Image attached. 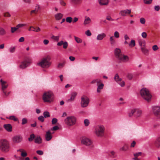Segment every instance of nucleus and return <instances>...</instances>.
Instances as JSON below:
<instances>
[{
	"mask_svg": "<svg viewBox=\"0 0 160 160\" xmlns=\"http://www.w3.org/2000/svg\"><path fill=\"white\" fill-rule=\"evenodd\" d=\"M145 47H142L141 48L142 52L144 54H148V49L146 48Z\"/></svg>",
	"mask_w": 160,
	"mask_h": 160,
	"instance_id": "f704fd0d",
	"label": "nucleus"
},
{
	"mask_svg": "<svg viewBox=\"0 0 160 160\" xmlns=\"http://www.w3.org/2000/svg\"><path fill=\"white\" fill-rule=\"evenodd\" d=\"M35 138V136L33 134H32L30 135V138H28L29 141H32Z\"/></svg>",
	"mask_w": 160,
	"mask_h": 160,
	"instance_id": "09e8293b",
	"label": "nucleus"
},
{
	"mask_svg": "<svg viewBox=\"0 0 160 160\" xmlns=\"http://www.w3.org/2000/svg\"><path fill=\"white\" fill-rule=\"evenodd\" d=\"M18 30V29L16 27H11V32L12 33H14Z\"/></svg>",
	"mask_w": 160,
	"mask_h": 160,
	"instance_id": "8fccbe9b",
	"label": "nucleus"
},
{
	"mask_svg": "<svg viewBox=\"0 0 160 160\" xmlns=\"http://www.w3.org/2000/svg\"><path fill=\"white\" fill-rule=\"evenodd\" d=\"M152 111L155 115L160 117V107H154L152 108Z\"/></svg>",
	"mask_w": 160,
	"mask_h": 160,
	"instance_id": "f8f14e48",
	"label": "nucleus"
},
{
	"mask_svg": "<svg viewBox=\"0 0 160 160\" xmlns=\"http://www.w3.org/2000/svg\"><path fill=\"white\" fill-rule=\"evenodd\" d=\"M15 47H11L9 49V51L11 53H12L15 52Z\"/></svg>",
	"mask_w": 160,
	"mask_h": 160,
	"instance_id": "5fc2aeb1",
	"label": "nucleus"
},
{
	"mask_svg": "<svg viewBox=\"0 0 160 160\" xmlns=\"http://www.w3.org/2000/svg\"><path fill=\"white\" fill-rule=\"evenodd\" d=\"M154 144L156 148L160 149V136L157 138L155 141Z\"/></svg>",
	"mask_w": 160,
	"mask_h": 160,
	"instance_id": "a211bd4d",
	"label": "nucleus"
},
{
	"mask_svg": "<svg viewBox=\"0 0 160 160\" xmlns=\"http://www.w3.org/2000/svg\"><path fill=\"white\" fill-rule=\"evenodd\" d=\"M114 54L115 57L118 60L123 62H127L129 60L128 56L122 54L120 49L118 48L115 49Z\"/></svg>",
	"mask_w": 160,
	"mask_h": 160,
	"instance_id": "f03ea898",
	"label": "nucleus"
},
{
	"mask_svg": "<svg viewBox=\"0 0 160 160\" xmlns=\"http://www.w3.org/2000/svg\"><path fill=\"white\" fill-rule=\"evenodd\" d=\"M142 37L144 38H146L147 37V35L145 32H142L141 34Z\"/></svg>",
	"mask_w": 160,
	"mask_h": 160,
	"instance_id": "864d4df0",
	"label": "nucleus"
},
{
	"mask_svg": "<svg viewBox=\"0 0 160 160\" xmlns=\"http://www.w3.org/2000/svg\"><path fill=\"white\" fill-rule=\"evenodd\" d=\"M38 12H37L35 10H32L30 11V14L32 16H33L34 14H37Z\"/></svg>",
	"mask_w": 160,
	"mask_h": 160,
	"instance_id": "3c124183",
	"label": "nucleus"
},
{
	"mask_svg": "<svg viewBox=\"0 0 160 160\" xmlns=\"http://www.w3.org/2000/svg\"><path fill=\"white\" fill-rule=\"evenodd\" d=\"M76 118L75 117L73 116H68L64 119V122L68 126L71 127L76 124Z\"/></svg>",
	"mask_w": 160,
	"mask_h": 160,
	"instance_id": "6e6552de",
	"label": "nucleus"
},
{
	"mask_svg": "<svg viewBox=\"0 0 160 160\" xmlns=\"http://www.w3.org/2000/svg\"><path fill=\"white\" fill-rule=\"evenodd\" d=\"M80 140L82 144L90 148L94 147L93 141L90 138L86 137H82L81 138Z\"/></svg>",
	"mask_w": 160,
	"mask_h": 160,
	"instance_id": "39448f33",
	"label": "nucleus"
},
{
	"mask_svg": "<svg viewBox=\"0 0 160 160\" xmlns=\"http://www.w3.org/2000/svg\"><path fill=\"white\" fill-rule=\"evenodd\" d=\"M89 102V98L86 96H83L81 98L80 105L83 108L87 107L88 105Z\"/></svg>",
	"mask_w": 160,
	"mask_h": 160,
	"instance_id": "1a4fd4ad",
	"label": "nucleus"
},
{
	"mask_svg": "<svg viewBox=\"0 0 160 160\" xmlns=\"http://www.w3.org/2000/svg\"><path fill=\"white\" fill-rule=\"evenodd\" d=\"M77 95V93L76 92H72L71 94V96L70 98L68 99L67 100V101L68 102H69L73 101Z\"/></svg>",
	"mask_w": 160,
	"mask_h": 160,
	"instance_id": "412c9836",
	"label": "nucleus"
},
{
	"mask_svg": "<svg viewBox=\"0 0 160 160\" xmlns=\"http://www.w3.org/2000/svg\"><path fill=\"white\" fill-rule=\"evenodd\" d=\"M114 37L116 38H119L120 35L119 32L118 31H115L114 33Z\"/></svg>",
	"mask_w": 160,
	"mask_h": 160,
	"instance_id": "a19ab883",
	"label": "nucleus"
},
{
	"mask_svg": "<svg viewBox=\"0 0 160 160\" xmlns=\"http://www.w3.org/2000/svg\"><path fill=\"white\" fill-rule=\"evenodd\" d=\"M114 80L117 82H119L122 80V78H120L118 74H116L114 78Z\"/></svg>",
	"mask_w": 160,
	"mask_h": 160,
	"instance_id": "2f4dec72",
	"label": "nucleus"
},
{
	"mask_svg": "<svg viewBox=\"0 0 160 160\" xmlns=\"http://www.w3.org/2000/svg\"><path fill=\"white\" fill-rule=\"evenodd\" d=\"M126 10L120 11L119 12V14L122 16H125L126 14H127V12Z\"/></svg>",
	"mask_w": 160,
	"mask_h": 160,
	"instance_id": "c9c22d12",
	"label": "nucleus"
},
{
	"mask_svg": "<svg viewBox=\"0 0 160 160\" xmlns=\"http://www.w3.org/2000/svg\"><path fill=\"white\" fill-rule=\"evenodd\" d=\"M152 49L153 51H155L157 50L158 49V48L157 45H154L152 47Z\"/></svg>",
	"mask_w": 160,
	"mask_h": 160,
	"instance_id": "13d9d810",
	"label": "nucleus"
},
{
	"mask_svg": "<svg viewBox=\"0 0 160 160\" xmlns=\"http://www.w3.org/2000/svg\"><path fill=\"white\" fill-rule=\"evenodd\" d=\"M60 4L62 6H65L66 5V3L63 0H60Z\"/></svg>",
	"mask_w": 160,
	"mask_h": 160,
	"instance_id": "bf43d9fd",
	"label": "nucleus"
},
{
	"mask_svg": "<svg viewBox=\"0 0 160 160\" xmlns=\"http://www.w3.org/2000/svg\"><path fill=\"white\" fill-rule=\"evenodd\" d=\"M50 59V58L48 57L43 58L38 62V65L42 68H48L51 64Z\"/></svg>",
	"mask_w": 160,
	"mask_h": 160,
	"instance_id": "f257e3e1",
	"label": "nucleus"
},
{
	"mask_svg": "<svg viewBox=\"0 0 160 160\" xmlns=\"http://www.w3.org/2000/svg\"><path fill=\"white\" fill-rule=\"evenodd\" d=\"M22 138L20 136H16L12 138V141L14 143H18L20 142Z\"/></svg>",
	"mask_w": 160,
	"mask_h": 160,
	"instance_id": "2eb2a0df",
	"label": "nucleus"
},
{
	"mask_svg": "<svg viewBox=\"0 0 160 160\" xmlns=\"http://www.w3.org/2000/svg\"><path fill=\"white\" fill-rule=\"evenodd\" d=\"M105 131L104 126L101 124H99L95 127L94 133L97 136L102 137L104 136Z\"/></svg>",
	"mask_w": 160,
	"mask_h": 160,
	"instance_id": "20e7f679",
	"label": "nucleus"
},
{
	"mask_svg": "<svg viewBox=\"0 0 160 160\" xmlns=\"http://www.w3.org/2000/svg\"><path fill=\"white\" fill-rule=\"evenodd\" d=\"M26 24H19L16 25V27L18 30L20 28H22V27L26 26Z\"/></svg>",
	"mask_w": 160,
	"mask_h": 160,
	"instance_id": "a18cd8bd",
	"label": "nucleus"
},
{
	"mask_svg": "<svg viewBox=\"0 0 160 160\" xmlns=\"http://www.w3.org/2000/svg\"><path fill=\"white\" fill-rule=\"evenodd\" d=\"M109 42L110 44L113 45L115 44V41L113 36H111L109 38Z\"/></svg>",
	"mask_w": 160,
	"mask_h": 160,
	"instance_id": "c85d7f7f",
	"label": "nucleus"
},
{
	"mask_svg": "<svg viewBox=\"0 0 160 160\" xmlns=\"http://www.w3.org/2000/svg\"><path fill=\"white\" fill-rule=\"evenodd\" d=\"M82 0H71L72 3L74 5H78L81 3Z\"/></svg>",
	"mask_w": 160,
	"mask_h": 160,
	"instance_id": "7c9ffc66",
	"label": "nucleus"
},
{
	"mask_svg": "<svg viewBox=\"0 0 160 160\" xmlns=\"http://www.w3.org/2000/svg\"><path fill=\"white\" fill-rule=\"evenodd\" d=\"M106 34L104 33H102L98 34L96 38L97 40H102L106 37Z\"/></svg>",
	"mask_w": 160,
	"mask_h": 160,
	"instance_id": "aec40b11",
	"label": "nucleus"
},
{
	"mask_svg": "<svg viewBox=\"0 0 160 160\" xmlns=\"http://www.w3.org/2000/svg\"><path fill=\"white\" fill-rule=\"evenodd\" d=\"M6 34V30L3 28L0 27V35L3 36Z\"/></svg>",
	"mask_w": 160,
	"mask_h": 160,
	"instance_id": "c756f323",
	"label": "nucleus"
},
{
	"mask_svg": "<svg viewBox=\"0 0 160 160\" xmlns=\"http://www.w3.org/2000/svg\"><path fill=\"white\" fill-rule=\"evenodd\" d=\"M128 149V146L127 144H125L123 146L120 148V150L122 151H125Z\"/></svg>",
	"mask_w": 160,
	"mask_h": 160,
	"instance_id": "72a5a7b5",
	"label": "nucleus"
},
{
	"mask_svg": "<svg viewBox=\"0 0 160 160\" xmlns=\"http://www.w3.org/2000/svg\"><path fill=\"white\" fill-rule=\"evenodd\" d=\"M97 85L98 86L97 89V92L99 93L101 92V90L103 89L104 85L103 83H102V81L101 80L100 83L99 84H97Z\"/></svg>",
	"mask_w": 160,
	"mask_h": 160,
	"instance_id": "dca6fc26",
	"label": "nucleus"
},
{
	"mask_svg": "<svg viewBox=\"0 0 160 160\" xmlns=\"http://www.w3.org/2000/svg\"><path fill=\"white\" fill-rule=\"evenodd\" d=\"M42 98L44 102L50 103L53 101V94L51 91L45 92L42 95Z\"/></svg>",
	"mask_w": 160,
	"mask_h": 160,
	"instance_id": "7ed1b4c3",
	"label": "nucleus"
},
{
	"mask_svg": "<svg viewBox=\"0 0 160 160\" xmlns=\"http://www.w3.org/2000/svg\"><path fill=\"white\" fill-rule=\"evenodd\" d=\"M86 34L88 36H90L92 35V33L89 30H88L85 32Z\"/></svg>",
	"mask_w": 160,
	"mask_h": 160,
	"instance_id": "680f3d73",
	"label": "nucleus"
},
{
	"mask_svg": "<svg viewBox=\"0 0 160 160\" xmlns=\"http://www.w3.org/2000/svg\"><path fill=\"white\" fill-rule=\"evenodd\" d=\"M3 127L8 132H10L12 131V127L11 125L10 124H4Z\"/></svg>",
	"mask_w": 160,
	"mask_h": 160,
	"instance_id": "6ab92c4d",
	"label": "nucleus"
},
{
	"mask_svg": "<svg viewBox=\"0 0 160 160\" xmlns=\"http://www.w3.org/2000/svg\"><path fill=\"white\" fill-rule=\"evenodd\" d=\"M58 121V120L56 118H53L52 121V124H56Z\"/></svg>",
	"mask_w": 160,
	"mask_h": 160,
	"instance_id": "e2e57ef3",
	"label": "nucleus"
},
{
	"mask_svg": "<svg viewBox=\"0 0 160 160\" xmlns=\"http://www.w3.org/2000/svg\"><path fill=\"white\" fill-rule=\"evenodd\" d=\"M127 78L130 80H131L133 77V75L132 73H128L127 75Z\"/></svg>",
	"mask_w": 160,
	"mask_h": 160,
	"instance_id": "49530a36",
	"label": "nucleus"
},
{
	"mask_svg": "<svg viewBox=\"0 0 160 160\" xmlns=\"http://www.w3.org/2000/svg\"><path fill=\"white\" fill-rule=\"evenodd\" d=\"M45 139L47 141L50 140L52 138V136L50 131L46 132L45 136Z\"/></svg>",
	"mask_w": 160,
	"mask_h": 160,
	"instance_id": "f3484780",
	"label": "nucleus"
},
{
	"mask_svg": "<svg viewBox=\"0 0 160 160\" xmlns=\"http://www.w3.org/2000/svg\"><path fill=\"white\" fill-rule=\"evenodd\" d=\"M135 114H134V117L136 118H138L141 117L142 115V110L139 108H136Z\"/></svg>",
	"mask_w": 160,
	"mask_h": 160,
	"instance_id": "ddd939ff",
	"label": "nucleus"
},
{
	"mask_svg": "<svg viewBox=\"0 0 160 160\" xmlns=\"http://www.w3.org/2000/svg\"><path fill=\"white\" fill-rule=\"evenodd\" d=\"M136 108H133L128 113V116L129 117H132L134 116V114H135Z\"/></svg>",
	"mask_w": 160,
	"mask_h": 160,
	"instance_id": "bb28decb",
	"label": "nucleus"
},
{
	"mask_svg": "<svg viewBox=\"0 0 160 160\" xmlns=\"http://www.w3.org/2000/svg\"><path fill=\"white\" fill-rule=\"evenodd\" d=\"M28 122V120L27 118H23L22 120V124L24 125Z\"/></svg>",
	"mask_w": 160,
	"mask_h": 160,
	"instance_id": "de8ad7c7",
	"label": "nucleus"
},
{
	"mask_svg": "<svg viewBox=\"0 0 160 160\" xmlns=\"http://www.w3.org/2000/svg\"><path fill=\"white\" fill-rule=\"evenodd\" d=\"M11 16L10 14L8 12H6L4 14V17H10Z\"/></svg>",
	"mask_w": 160,
	"mask_h": 160,
	"instance_id": "052dcab7",
	"label": "nucleus"
},
{
	"mask_svg": "<svg viewBox=\"0 0 160 160\" xmlns=\"http://www.w3.org/2000/svg\"><path fill=\"white\" fill-rule=\"evenodd\" d=\"M9 145L8 142L5 139L0 141V149L3 152H6L9 151Z\"/></svg>",
	"mask_w": 160,
	"mask_h": 160,
	"instance_id": "423d86ee",
	"label": "nucleus"
},
{
	"mask_svg": "<svg viewBox=\"0 0 160 160\" xmlns=\"http://www.w3.org/2000/svg\"><path fill=\"white\" fill-rule=\"evenodd\" d=\"M140 22L142 24H144L146 22V20L143 18H141L140 19Z\"/></svg>",
	"mask_w": 160,
	"mask_h": 160,
	"instance_id": "37998d69",
	"label": "nucleus"
},
{
	"mask_svg": "<svg viewBox=\"0 0 160 160\" xmlns=\"http://www.w3.org/2000/svg\"><path fill=\"white\" fill-rule=\"evenodd\" d=\"M101 80L98 78L93 79L91 82V83L92 84H93L96 83L97 85V84H99L100 83Z\"/></svg>",
	"mask_w": 160,
	"mask_h": 160,
	"instance_id": "473e14b6",
	"label": "nucleus"
},
{
	"mask_svg": "<svg viewBox=\"0 0 160 160\" xmlns=\"http://www.w3.org/2000/svg\"><path fill=\"white\" fill-rule=\"evenodd\" d=\"M141 154L142 153L141 152H138L134 153L133 155L135 157H137L138 156L141 155Z\"/></svg>",
	"mask_w": 160,
	"mask_h": 160,
	"instance_id": "69168bd1",
	"label": "nucleus"
},
{
	"mask_svg": "<svg viewBox=\"0 0 160 160\" xmlns=\"http://www.w3.org/2000/svg\"><path fill=\"white\" fill-rule=\"evenodd\" d=\"M38 120L42 122H43L44 121V117L42 116H41L38 117Z\"/></svg>",
	"mask_w": 160,
	"mask_h": 160,
	"instance_id": "6e6d98bb",
	"label": "nucleus"
},
{
	"mask_svg": "<svg viewBox=\"0 0 160 160\" xmlns=\"http://www.w3.org/2000/svg\"><path fill=\"white\" fill-rule=\"evenodd\" d=\"M18 152H21V156L23 157H26L27 155V152L23 149H19L17 150Z\"/></svg>",
	"mask_w": 160,
	"mask_h": 160,
	"instance_id": "393cba45",
	"label": "nucleus"
},
{
	"mask_svg": "<svg viewBox=\"0 0 160 160\" xmlns=\"http://www.w3.org/2000/svg\"><path fill=\"white\" fill-rule=\"evenodd\" d=\"M129 46L131 47H134L135 46V41L134 40L132 39L128 44Z\"/></svg>",
	"mask_w": 160,
	"mask_h": 160,
	"instance_id": "e433bc0d",
	"label": "nucleus"
},
{
	"mask_svg": "<svg viewBox=\"0 0 160 160\" xmlns=\"http://www.w3.org/2000/svg\"><path fill=\"white\" fill-rule=\"evenodd\" d=\"M35 142L38 144H40L42 143V139L40 136H38L35 138Z\"/></svg>",
	"mask_w": 160,
	"mask_h": 160,
	"instance_id": "cd10ccee",
	"label": "nucleus"
},
{
	"mask_svg": "<svg viewBox=\"0 0 160 160\" xmlns=\"http://www.w3.org/2000/svg\"><path fill=\"white\" fill-rule=\"evenodd\" d=\"M74 38L75 40L77 43H79L82 42V40L80 38L75 36H74Z\"/></svg>",
	"mask_w": 160,
	"mask_h": 160,
	"instance_id": "4c0bfd02",
	"label": "nucleus"
},
{
	"mask_svg": "<svg viewBox=\"0 0 160 160\" xmlns=\"http://www.w3.org/2000/svg\"><path fill=\"white\" fill-rule=\"evenodd\" d=\"M111 155L110 156L112 158H114L115 157V152L113 151H111L110 152Z\"/></svg>",
	"mask_w": 160,
	"mask_h": 160,
	"instance_id": "603ef678",
	"label": "nucleus"
},
{
	"mask_svg": "<svg viewBox=\"0 0 160 160\" xmlns=\"http://www.w3.org/2000/svg\"><path fill=\"white\" fill-rule=\"evenodd\" d=\"M65 65V62L62 63H59L58 64L57 66V68H61L63 67Z\"/></svg>",
	"mask_w": 160,
	"mask_h": 160,
	"instance_id": "79ce46f5",
	"label": "nucleus"
},
{
	"mask_svg": "<svg viewBox=\"0 0 160 160\" xmlns=\"http://www.w3.org/2000/svg\"><path fill=\"white\" fill-rule=\"evenodd\" d=\"M140 93L142 97L148 101H149L151 98V95L148 90L146 88L142 89L140 91Z\"/></svg>",
	"mask_w": 160,
	"mask_h": 160,
	"instance_id": "0eeeda50",
	"label": "nucleus"
},
{
	"mask_svg": "<svg viewBox=\"0 0 160 160\" xmlns=\"http://www.w3.org/2000/svg\"><path fill=\"white\" fill-rule=\"evenodd\" d=\"M91 20L89 17L85 16L83 22V25L84 26H86L89 24L91 22Z\"/></svg>",
	"mask_w": 160,
	"mask_h": 160,
	"instance_id": "4be33fe9",
	"label": "nucleus"
},
{
	"mask_svg": "<svg viewBox=\"0 0 160 160\" xmlns=\"http://www.w3.org/2000/svg\"><path fill=\"white\" fill-rule=\"evenodd\" d=\"M144 2L147 4H150L151 3L152 0H144Z\"/></svg>",
	"mask_w": 160,
	"mask_h": 160,
	"instance_id": "0e129e2a",
	"label": "nucleus"
},
{
	"mask_svg": "<svg viewBox=\"0 0 160 160\" xmlns=\"http://www.w3.org/2000/svg\"><path fill=\"white\" fill-rule=\"evenodd\" d=\"M63 15L61 13H58L56 14L54 17L55 19L57 20H59L61 19L63 17Z\"/></svg>",
	"mask_w": 160,
	"mask_h": 160,
	"instance_id": "a878e982",
	"label": "nucleus"
},
{
	"mask_svg": "<svg viewBox=\"0 0 160 160\" xmlns=\"http://www.w3.org/2000/svg\"><path fill=\"white\" fill-rule=\"evenodd\" d=\"M59 128V127L58 126H56L53 127V128L51 129V130L56 131L58 130Z\"/></svg>",
	"mask_w": 160,
	"mask_h": 160,
	"instance_id": "338daca9",
	"label": "nucleus"
},
{
	"mask_svg": "<svg viewBox=\"0 0 160 160\" xmlns=\"http://www.w3.org/2000/svg\"><path fill=\"white\" fill-rule=\"evenodd\" d=\"M119 84L120 85L121 87H123L125 85V82L123 81L122 80L120 83H119Z\"/></svg>",
	"mask_w": 160,
	"mask_h": 160,
	"instance_id": "774afa93",
	"label": "nucleus"
},
{
	"mask_svg": "<svg viewBox=\"0 0 160 160\" xmlns=\"http://www.w3.org/2000/svg\"><path fill=\"white\" fill-rule=\"evenodd\" d=\"M2 85V90L4 95L6 96L8 95L10 93V92H7L5 89L7 88L8 84L6 82L3 81L2 79L0 80Z\"/></svg>",
	"mask_w": 160,
	"mask_h": 160,
	"instance_id": "9d476101",
	"label": "nucleus"
},
{
	"mask_svg": "<svg viewBox=\"0 0 160 160\" xmlns=\"http://www.w3.org/2000/svg\"><path fill=\"white\" fill-rule=\"evenodd\" d=\"M138 42L141 48L145 46L146 42L144 40L142 39H139L138 41Z\"/></svg>",
	"mask_w": 160,
	"mask_h": 160,
	"instance_id": "5701e85b",
	"label": "nucleus"
},
{
	"mask_svg": "<svg viewBox=\"0 0 160 160\" xmlns=\"http://www.w3.org/2000/svg\"><path fill=\"white\" fill-rule=\"evenodd\" d=\"M57 45L59 46H61L63 45V48L64 49H66L68 48V44L67 42H64L62 40L58 42L57 43Z\"/></svg>",
	"mask_w": 160,
	"mask_h": 160,
	"instance_id": "4468645a",
	"label": "nucleus"
},
{
	"mask_svg": "<svg viewBox=\"0 0 160 160\" xmlns=\"http://www.w3.org/2000/svg\"><path fill=\"white\" fill-rule=\"evenodd\" d=\"M99 4L101 5H107L108 3V0H98Z\"/></svg>",
	"mask_w": 160,
	"mask_h": 160,
	"instance_id": "b1692460",
	"label": "nucleus"
},
{
	"mask_svg": "<svg viewBox=\"0 0 160 160\" xmlns=\"http://www.w3.org/2000/svg\"><path fill=\"white\" fill-rule=\"evenodd\" d=\"M72 18L70 17H67L66 18V21L68 23H71L72 22Z\"/></svg>",
	"mask_w": 160,
	"mask_h": 160,
	"instance_id": "ea45409f",
	"label": "nucleus"
},
{
	"mask_svg": "<svg viewBox=\"0 0 160 160\" xmlns=\"http://www.w3.org/2000/svg\"><path fill=\"white\" fill-rule=\"evenodd\" d=\"M31 63L29 60H25L21 63L19 67L22 69H24L29 66Z\"/></svg>",
	"mask_w": 160,
	"mask_h": 160,
	"instance_id": "9b49d317",
	"label": "nucleus"
},
{
	"mask_svg": "<svg viewBox=\"0 0 160 160\" xmlns=\"http://www.w3.org/2000/svg\"><path fill=\"white\" fill-rule=\"evenodd\" d=\"M9 118L11 120H13L15 121H17L18 119L14 116H11Z\"/></svg>",
	"mask_w": 160,
	"mask_h": 160,
	"instance_id": "4d7b16f0",
	"label": "nucleus"
},
{
	"mask_svg": "<svg viewBox=\"0 0 160 160\" xmlns=\"http://www.w3.org/2000/svg\"><path fill=\"white\" fill-rule=\"evenodd\" d=\"M84 123L85 126L86 127L88 126L90 124L89 121L88 119H85L84 120Z\"/></svg>",
	"mask_w": 160,
	"mask_h": 160,
	"instance_id": "58836bf2",
	"label": "nucleus"
},
{
	"mask_svg": "<svg viewBox=\"0 0 160 160\" xmlns=\"http://www.w3.org/2000/svg\"><path fill=\"white\" fill-rule=\"evenodd\" d=\"M43 115L44 116V117L45 118H47L48 117H50V114L49 112L47 111L44 112L43 113Z\"/></svg>",
	"mask_w": 160,
	"mask_h": 160,
	"instance_id": "c03bdc74",
	"label": "nucleus"
}]
</instances>
